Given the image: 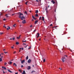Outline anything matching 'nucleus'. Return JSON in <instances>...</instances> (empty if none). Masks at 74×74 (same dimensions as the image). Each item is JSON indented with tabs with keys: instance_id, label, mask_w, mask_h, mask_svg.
I'll return each instance as SVG.
<instances>
[{
	"instance_id": "obj_21",
	"label": "nucleus",
	"mask_w": 74,
	"mask_h": 74,
	"mask_svg": "<svg viewBox=\"0 0 74 74\" xmlns=\"http://www.w3.org/2000/svg\"><path fill=\"white\" fill-rule=\"evenodd\" d=\"M8 14H6L5 15V16H6V17H7V18H8V16L7 15H8Z\"/></svg>"
},
{
	"instance_id": "obj_44",
	"label": "nucleus",
	"mask_w": 74,
	"mask_h": 74,
	"mask_svg": "<svg viewBox=\"0 0 74 74\" xmlns=\"http://www.w3.org/2000/svg\"><path fill=\"white\" fill-rule=\"evenodd\" d=\"M21 67H23V65H22L21 66Z\"/></svg>"
},
{
	"instance_id": "obj_19",
	"label": "nucleus",
	"mask_w": 74,
	"mask_h": 74,
	"mask_svg": "<svg viewBox=\"0 0 74 74\" xmlns=\"http://www.w3.org/2000/svg\"><path fill=\"white\" fill-rule=\"evenodd\" d=\"M19 42H16V45H18V44H19Z\"/></svg>"
},
{
	"instance_id": "obj_48",
	"label": "nucleus",
	"mask_w": 74,
	"mask_h": 74,
	"mask_svg": "<svg viewBox=\"0 0 74 74\" xmlns=\"http://www.w3.org/2000/svg\"><path fill=\"white\" fill-rule=\"evenodd\" d=\"M1 54V55H4V53H2Z\"/></svg>"
},
{
	"instance_id": "obj_58",
	"label": "nucleus",
	"mask_w": 74,
	"mask_h": 74,
	"mask_svg": "<svg viewBox=\"0 0 74 74\" xmlns=\"http://www.w3.org/2000/svg\"><path fill=\"white\" fill-rule=\"evenodd\" d=\"M1 54H0V57H1Z\"/></svg>"
},
{
	"instance_id": "obj_4",
	"label": "nucleus",
	"mask_w": 74,
	"mask_h": 74,
	"mask_svg": "<svg viewBox=\"0 0 74 74\" xmlns=\"http://www.w3.org/2000/svg\"><path fill=\"white\" fill-rule=\"evenodd\" d=\"M30 69H31V67L30 66H28L27 68V70H30Z\"/></svg>"
},
{
	"instance_id": "obj_5",
	"label": "nucleus",
	"mask_w": 74,
	"mask_h": 74,
	"mask_svg": "<svg viewBox=\"0 0 74 74\" xmlns=\"http://www.w3.org/2000/svg\"><path fill=\"white\" fill-rule=\"evenodd\" d=\"M2 69H3L4 70H6V67H5L4 66H3L2 67Z\"/></svg>"
},
{
	"instance_id": "obj_39",
	"label": "nucleus",
	"mask_w": 74,
	"mask_h": 74,
	"mask_svg": "<svg viewBox=\"0 0 74 74\" xmlns=\"http://www.w3.org/2000/svg\"><path fill=\"white\" fill-rule=\"evenodd\" d=\"M16 53V51H14V52L13 53L14 54H15Z\"/></svg>"
},
{
	"instance_id": "obj_29",
	"label": "nucleus",
	"mask_w": 74,
	"mask_h": 74,
	"mask_svg": "<svg viewBox=\"0 0 74 74\" xmlns=\"http://www.w3.org/2000/svg\"><path fill=\"white\" fill-rule=\"evenodd\" d=\"M43 62H45V59H44L43 61Z\"/></svg>"
},
{
	"instance_id": "obj_32",
	"label": "nucleus",
	"mask_w": 74,
	"mask_h": 74,
	"mask_svg": "<svg viewBox=\"0 0 74 74\" xmlns=\"http://www.w3.org/2000/svg\"><path fill=\"white\" fill-rule=\"evenodd\" d=\"M26 42V40H25V41L23 40V42Z\"/></svg>"
},
{
	"instance_id": "obj_36",
	"label": "nucleus",
	"mask_w": 74,
	"mask_h": 74,
	"mask_svg": "<svg viewBox=\"0 0 74 74\" xmlns=\"http://www.w3.org/2000/svg\"><path fill=\"white\" fill-rule=\"evenodd\" d=\"M3 21H6V19L4 18L3 19Z\"/></svg>"
},
{
	"instance_id": "obj_57",
	"label": "nucleus",
	"mask_w": 74,
	"mask_h": 74,
	"mask_svg": "<svg viewBox=\"0 0 74 74\" xmlns=\"http://www.w3.org/2000/svg\"><path fill=\"white\" fill-rule=\"evenodd\" d=\"M11 48H14V47H12Z\"/></svg>"
},
{
	"instance_id": "obj_22",
	"label": "nucleus",
	"mask_w": 74,
	"mask_h": 74,
	"mask_svg": "<svg viewBox=\"0 0 74 74\" xmlns=\"http://www.w3.org/2000/svg\"><path fill=\"white\" fill-rule=\"evenodd\" d=\"M7 62H5L4 63L5 66H6V65H7Z\"/></svg>"
},
{
	"instance_id": "obj_59",
	"label": "nucleus",
	"mask_w": 74,
	"mask_h": 74,
	"mask_svg": "<svg viewBox=\"0 0 74 74\" xmlns=\"http://www.w3.org/2000/svg\"><path fill=\"white\" fill-rule=\"evenodd\" d=\"M47 7L48 8H49V5Z\"/></svg>"
},
{
	"instance_id": "obj_47",
	"label": "nucleus",
	"mask_w": 74,
	"mask_h": 74,
	"mask_svg": "<svg viewBox=\"0 0 74 74\" xmlns=\"http://www.w3.org/2000/svg\"><path fill=\"white\" fill-rule=\"evenodd\" d=\"M1 58L2 59V58H3V56H1Z\"/></svg>"
},
{
	"instance_id": "obj_43",
	"label": "nucleus",
	"mask_w": 74,
	"mask_h": 74,
	"mask_svg": "<svg viewBox=\"0 0 74 74\" xmlns=\"http://www.w3.org/2000/svg\"><path fill=\"white\" fill-rule=\"evenodd\" d=\"M52 26V24H51L50 25V26Z\"/></svg>"
},
{
	"instance_id": "obj_64",
	"label": "nucleus",
	"mask_w": 74,
	"mask_h": 74,
	"mask_svg": "<svg viewBox=\"0 0 74 74\" xmlns=\"http://www.w3.org/2000/svg\"><path fill=\"white\" fill-rule=\"evenodd\" d=\"M19 52H21V50H19Z\"/></svg>"
},
{
	"instance_id": "obj_53",
	"label": "nucleus",
	"mask_w": 74,
	"mask_h": 74,
	"mask_svg": "<svg viewBox=\"0 0 74 74\" xmlns=\"http://www.w3.org/2000/svg\"><path fill=\"white\" fill-rule=\"evenodd\" d=\"M3 73H4V74H5V72H4V71H3Z\"/></svg>"
},
{
	"instance_id": "obj_13",
	"label": "nucleus",
	"mask_w": 74,
	"mask_h": 74,
	"mask_svg": "<svg viewBox=\"0 0 74 74\" xmlns=\"http://www.w3.org/2000/svg\"><path fill=\"white\" fill-rule=\"evenodd\" d=\"M8 27V28H7V30H9V29H10V27Z\"/></svg>"
},
{
	"instance_id": "obj_17",
	"label": "nucleus",
	"mask_w": 74,
	"mask_h": 74,
	"mask_svg": "<svg viewBox=\"0 0 74 74\" xmlns=\"http://www.w3.org/2000/svg\"><path fill=\"white\" fill-rule=\"evenodd\" d=\"M3 61V60H2V58H0V62H2Z\"/></svg>"
},
{
	"instance_id": "obj_49",
	"label": "nucleus",
	"mask_w": 74,
	"mask_h": 74,
	"mask_svg": "<svg viewBox=\"0 0 74 74\" xmlns=\"http://www.w3.org/2000/svg\"><path fill=\"white\" fill-rule=\"evenodd\" d=\"M58 27V26H56L54 27Z\"/></svg>"
},
{
	"instance_id": "obj_34",
	"label": "nucleus",
	"mask_w": 74,
	"mask_h": 74,
	"mask_svg": "<svg viewBox=\"0 0 74 74\" xmlns=\"http://www.w3.org/2000/svg\"><path fill=\"white\" fill-rule=\"evenodd\" d=\"M41 17L40 16L39 18V20H41Z\"/></svg>"
},
{
	"instance_id": "obj_63",
	"label": "nucleus",
	"mask_w": 74,
	"mask_h": 74,
	"mask_svg": "<svg viewBox=\"0 0 74 74\" xmlns=\"http://www.w3.org/2000/svg\"><path fill=\"white\" fill-rule=\"evenodd\" d=\"M30 47L29 48H28V49H30Z\"/></svg>"
},
{
	"instance_id": "obj_9",
	"label": "nucleus",
	"mask_w": 74,
	"mask_h": 74,
	"mask_svg": "<svg viewBox=\"0 0 74 74\" xmlns=\"http://www.w3.org/2000/svg\"><path fill=\"white\" fill-rule=\"evenodd\" d=\"M51 1V2L53 3V4H55V1H53V0Z\"/></svg>"
},
{
	"instance_id": "obj_37",
	"label": "nucleus",
	"mask_w": 74,
	"mask_h": 74,
	"mask_svg": "<svg viewBox=\"0 0 74 74\" xmlns=\"http://www.w3.org/2000/svg\"><path fill=\"white\" fill-rule=\"evenodd\" d=\"M4 53H5L6 54V53H8V52H5L4 51Z\"/></svg>"
},
{
	"instance_id": "obj_15",
	"label": "nucleus",
	"mask_w": 74,
	"mask_h": 74,
	"mask_svg": "<svg viewBox=\"0 0 74 74\" xmlns=\"http://www.w3.org/2000/svg\"><path fill=\"white\" fill-rule=\"evenodd\" d=\"M37 22H38V20L36 21H35V25H36V23H37Z\"/></svg>"
},
{
	"instance_id": "obj_50",
	"label": "nucleus",
	"mask_w": 74,
	"mask_h": 74,
	"mask_svg": "<svg viewBox=\"0 0 74 74\" xmlns=\"http://www.w3.org/2000/svg\"><path fill=\"white\" fill-rule=\"evenodd\" d=\"M15 15V14H12V15L13 16V15Z\"/></svg>"
},
{
	"instance_id": "obj_40",
	"label": "nucleus",
	"mask_w": 74,
	"mask_h": 74,
	"mask_svg": "<svg viewBox=\"0 0 74 74\" xmlns=\"http://www.w3.org/2000/svg\"><path fill=\"white\" fill-rule=\"evenodd\" d=\"M18 71H20V72H21V70L20 69H19Z\"/></svg>"
},
{
	"instance_id": "obj_38",
	"label": "nucleus",
	"mask_w": 74,
	"mask_h": 74,
	"mask_svg": "<svg viewBox=\"0 0 74 74\" xmlns=\"http://www.w3.org/2000/svg\"><path fill=\"white\" fill-rule=\"evenodd\" d=\"M16 39H19V37H16Z\"/></svg>"
},
{
	"instance_id": "obj_14",
	"label": "nucleus",
	"mask_w": 74,
	"mask_h": 74,
	"mask_svg": "<svg viewBox=\"0 0 74 74\" xmlns=\"http://www.w3.org/2000/svg\"><path fill=\"white\" fill-rule=\"evenodd\" d=\"M13 66H15L16 67V66H17L16 64L15 63H14Z\"/></svg>"
},
{
	"instance_id": "obj_31",
	"label": "nucleus",
	"mask_w": 74,
	"mask_h": 74,
	"mask_svg": "<svg viewBox=\"0 0 74 74\" xmlns=\"http://www.w3.org/2000/svg\"><path fill=\"white\" fill-rule=\"evenodd\" d=\"M15 25H16V24H15L14 25H13V27H15Z\"/></svg>"
},
{
	"instance_id": "obj_1",
	"label": "nucleus",
	"mask_w": 74,
	"mask_h": 74,
	"mask_svg": "<svg viewBox=\"0 0 74 74\" xmlns=\"http://www.w3.org/2000/svg\"><path fill=\"white\" fill-rule=\"evenodd\" d=\"M18 14H19L18 18H21V20H23V19H25V17L23 16V14L22 13H21L20 12L18 13Z\"/></svg>"
},
{
	"instance_id": "obj_27",
	"label": "nucleus",
	"mask_w": 74,
	"mask_h": 74,
	"mask_svg": "<svg viewBox=\"0 0 74 74\" xmlns=\"http://www.w3.org/2000/svg\"><path fill=\"white\" fill-rule=\"evenodd\" d=\"M3 34V33L1 32H0V34Z\"/></svg>"
},
{
	"instance_id": "obj_3",
	"label": "nucleus",
	"mask_w": 74,
	"mask_h": 74,
	"mask_svg": "<svg viewBox=\"0 0 74 74\" xmlns=\"http://www.w3.org/2000/svg\"><path fill=\"white\" fill-rule=\"evenodd\" d=\"M31 62H32V60L30 59H29L27 61V62L28 63H31Z\"/></svg>"
},
{
	"instance_id": "obj_42",
	"label": "nucleus",
	"mask_w": 74,
	"mask_h": 74,
	"mask_svg": "<svg viewBox=\"0 0 74 74\" xmlns=\"http://www.w3.org/2000/svg\"><path fill=\"white\" fill-rule=\"evenodd\" d=\"M36 31V29H35V30H34V32H35Z\"/></svg>"
},
{
	"instance_id": "obj_56",
	"label": "nucleus",
	"mask_w": 74,
	"mask_h": 74,
	"mask_svg": "<svg viewBox=\"0 0 74 74\" xmlns=\"http://www.w3.org/2000/svg\"><path fill=\"white\" fill-rule=\"evenodd\" d=\"M27 45L26 46H25V48H26V47H27Z\"/></svg>"
},
{
	"instance_id": "obj_20",
	"label": "nucleus",
	"mask_w": 74,
	"mask_h": 74,
	"mask_svg": "<svg viewBox=\"0 0 74 74\" xmlns=\"http://www.w3.org/2000/svg\"><path fill=\"white\" fill-rule=\"evenodd\" d=\"M28 58H29V57H28V56H27L26 58V60H27V59H28Z\"/></svg>"
},
{
	"instance_id": "obj_16",
	"label": "nucleus",
	"mask_w": 74,
	"mask_h": 74,
	"mask_svg": "<svg viewBox=\"0 0 74 74\" xmlns=\"http://www.w3.org/2000/svg\"><path fill=\"white\" fill-rule=\"evenodd\" d=\"M26 74V73H25V71H23L22 74Z\"/></svg>"
},
{
	"instance_id": "obj_54",
	"label": "nucleus",
	"mask_w": 74,
	"mask_h": 74,
	"mask_svg": "<svg viewBox=\"0 0 74 74\" xmlns=\"http://www.w3.org/2000/svg\"><path fill=\"white\" fill-rule=\"evenodd\" d=\"M21 49L22 50H23V48H22Z\"/></svg>"
},
{
	"instance_id": "obj_24",
	"label": "nucleus",
	"mask_w": 74,
	"mask_h": 74,
	"mask_svg": "<svg viewBox=\"0 0 74 74\" xmlns=\"http://www.w3.org/2000/svg\"><path fill=\"white\" fill-rule=\"evenodd\" d=\"M36 16V17L37 16H38V14H36L35 15Z\"/></svg>"
},
{
	"instance_id": "obj_46",
	"label": "nucleus",
	"mask_w": 74,
	"mask_h": 74,
	"mask_svg": "<svg viewBox=\"0 0 74 74\" xmlns=\"http://www.w3.org/2000/svg\"><path fill=\"white\" fill-rule=\"evenodd\" d=\"M32 26H32V25H31L30 26V27H32Z\"/></svg>"
},
{
	"instance_id": "obj_25",
	"label": "nucleus",
	"mask_w": 74,
	"mask_h": 74,
	"mask_svg": "<svg viewBox=\"0 0 74 74\" xmlns=\"http://www.w3.org/2000/svg\"><path fill=\"white\" fill-rule=\"evenodd\" d=\"M35 73V71H32L31 73Z\"/></svg>"
},
{
	"instance_id": "obj_10",
	"label": "nucleus",
	"mask_w": 74,
	"mask_h": 74,
	"mask_svg": "<svg viewBox=\"0 0 74 74\" xmlns=\"http://www.w3.org/2000/svg\"><path fill=\"white\" fill-rule=\"evenodd\" d=\"M37 36H37V38H38L39 36H40V34L39 33H37Z\"/></svg>"
},
{
	"instance_id": "obj_18",
	"label": "nucleus",
	"mask_w": 74,
	"mask_h": 74,
	"mask_svg": "<svg viewBox=\"0 0 74 74\" xmlns=\"http://www.w3.org/2000/svg\"><path fill=\"white\" fill-rule=\"evenodd\" d=\"M35 13H36V14H37V13H38V10H36L35 12Z\"/></svg>"
},
{
	"instance_id": "obj_2",
	"label": "nucleus",
	"mask_w": 74,
	"mask_h": 74,
	"mask_svg": "<svg viewBox=\"0 0 74 74\" xmlns=\"http://www.w3.org/2000/svg\"><path fill=\"white\" fill-rule=\"evenodd\" d=\"M61 59L63 62H64V60L65 59V57H62Z\"/></svg>"
},
{
	"instance_id": "obj_35",
	"label": "nucleus",
	"mask_w": 74,
	"mask_h": 74,
	"mask_svg": "<svg viewBox=\"0 0 74 74\" xmlns=\"http://www.w3.org/2000/svg\"><path fill=\"white\" fill-rule=\"evenodd\" d=\"M32 16V18L33 19L34 18H35V17H34V16Z\"/></svg>"
},
{
	"instance_id": "obj_8",
	"label": "nucleus",
	"mask_w": 74,
	"mask_h": 74,
	"mask_svg": "<svg viewBox=\"0 0 74 74\" xmlns=\"http://www.w3.org/2000/svg\"><path fill=\"white\" fill-rule=\"evenodd\" d=\"M24 62H25V60H23L21 61V63H22V64H23V63Z\"/></svg>"
},
{
	"instance_id": "obj_51",
	"label": "nucleus",
	"mask_w": 74,
	"mask_h": 74,
	"mask_svg": "<svg viewBox=\"0 0 74 74\" xmlns=\"http://www.w3.org/2000/svg\"><path fill=\"white\" fill-rule=\"evenodd\" d=\"M23 45H26V44L25 43H23Z\"/></svg>"
},
{
	"instance_id": "obj_6",
	"label": "nucleus",
	"mask_w": 74,
	"mask_h": 74,
	"mask_svg": "<svg viewBox=\"0 0 74 74\" xmlns=\"http://www.w3.org/2000/svg\"><path fill=\"white\" fill-rule=\"evenodd\" d=\"M22 23H26V20H23L22 21Z\"/></svg>"
},
{
	"instance_id": "obj_30",
	"label": "nucleus",
	"mask_w": 74,
	"mask_h": 74,
	"mask_svg": "<svg viewBox=\"0 0 74 74\" xmlns=\"http://www.w3.org/2000/svg\"><path fill=\"white\" fill-rule=\"evenodd\" d=\"M45 10H46V11L48 10H47V7H46Z\"/></svg>"
},
{
	"instance_id": "obj_60",
	"label": "nucleus",
	"mask_w": 74,
	"mask_h": 74,
	"mask_svg": "<svg viewBox=\"0 0 74 74\" xmlns=\"http://www.w3.org/2000/svg\"><path fill=\"white\" fill-rule=\"evenodd\" d=\"M39 41H40V40H41V39L40 38L39 39Z\"/></svg>"
},
{
	"instance_id": "obj_11",
	"label": "nucleus",
	"mask_w": 74,
	"mask_h": 74,
	"mask_svg": "<svg viewBox=\"0 0 74 74\" xmlns=\"http://www.w3.org/2000/svg\"><path fill=\"white\" fill-rule=\"evenodd\" d=\"M42 19H41V20H42L43 21H44V16H42Z\"/></svg>"
},
{
	"instance_id": "obj_62",
	"label": "nucleus",
	"mask_w": 74,
	"mask_h": 74,
	"mask_svg": "<svg viewBox=\"0 0 74 74\" xmlns=\"http://www.w3.org/2000/svg\"><path fill=\"white\" fill-rule=\"evenodd\" d=\"M3 51H5V49H3Z\"/></svg>"
},
{
	"instance_id": "obj_52",
	"label": "nucleus",
	"mask_w": 74,
	"mask_h": 74,
	"mask_svg": "<svg viewBox=\"0 0 74 74\" xmlns=\"http://www.w3.org/2000/svg\"><path fill=\"white\" fill-rule=\"evenodd\" d=\"M18 74V73L17 72L16 73H15V74Z\"/></svg>"
},
{
	"instance_id": "obj_55",
	"label": "nucleus",
	"mask_w": 74,
	"mask_h": 74,
	"mask_svg": "<svg viewBox=\"0 0 74 74\" xmlns=\"http://www.w3.org/2000/svg\"><path fill=\"white\" fill-rule=\"evenodd\" d=\"M34 19L35 20H36V18H34Z\"/></svg>"
},
{
	"instance_id": "obj_61",
	"label": "nucleus",
	"mask_w": 74,
	"mask_h": 74,
	"mask_svg": "<svg viewBox=\"0 0 74 74\" xmlns=\"http://www.w3.org/2000/svg\"><path fill=\"white\" fill-rule=\"evenodd\" d=\"M55 12H56V9H55Z\"/></svg>"
},
{
	"instance_id": "obj_12",
	"label": "nucleus",
	"mask_w": 74,
	"mask_h": 74,
	"mask_svg": "<svg viewBox=\"0 0 74 74\" xmlns=\"http://www.w3.org/2000/svg\"><path fill=\"white\" fill-rule=\"evenodd\" d=\"M12 63V62H8V64H11Z\"/></svg>"
},
{
	"instance_id": "obj_26",
	"label": "nucleus",
	"mask_w": 74,
	"mask_h": 74,
	"mask_svg": "<svg viewBox=\"0 0 74 74\" xmlns=\"http://www.w3.org/2000/svg\"><path fill=\"white\" fill-rule=\"evenodd\" d=\"M28 3V1H27L26 3H25V4L26 5H27V4Z\"/></svg>"
},
{
	"instance_id": "obj_41",
	"label": "nucleus",
	"mask_w": 74,
	"mask_h": 74,
	"mask_svg": "<svg viewBox=\"0 0 74 74\" xmlns=\"http://www.w3.org/2000/svg\"><path fill=\"white\" fill-rule=\"evenodd\" d=\"M3 27H5V29H6V27L5 26H3Z\"/></svg>"
},
{
	"instance_id": "obj_28",
	"label": "nucleus",
	"mask_w": 74,
	"mask_h": 74,
	"mask_svg": "<svg viewBox=\"0 0 74 74\" xmlns=\"http://www.w3.org/2000/svg\"><path fill=\"white\" fill-rule=\"evenodd\" d=\"M12 39L13 40H15V38L13 37L12 38Z\"/></svg>"
},
{
	"instance_id": "obj_45",
	"label": "nucleus",
	"mask_w": 74,
	"mask_h": 74,
	"mask_svg": "<svg viewBox=\"0 0 74 74\" xmlns=\"http://www.w3.org/2000/svg\"><path fill=\"white\" fill-rule=\"evenodd\" d=\"M46 12H47V13H48V10H46Z\"/></svg>"
},
{
	"instance_id": "obj_7",
	"label": "nucleus",
	"mask_w": 74,
	"mask_h": 74,
	"mask_svg": "<svg viewBox=\"0 0 74 74\" xmlns=\"http://www.w3.org/2000/svg\"><path fill=\"white\" fill-rule=\"evenodd\" d=\"M7 70H8V71L10 72V73H12V72L11 71L10 69H7Z\"/></svg>"
},
{
	"instance_id": "obj_33",
	"label": "nucleus",
	"mask_w": 74,
	"mask_h": 74,
	"mask_svg": "<svg viewBox=\"0 0 74 74\" xmlns=\"http://www.w3.org/2000/svg\"><path fill=\"white\" fill-rule=\"evenodd\" d=\"M21 35H20L19 36V38H19H19H20V37H21Z\"/></svg>"
},
{
	"instance_id": "obj_23",
	"label": "nucleus",
	"mask_w": 74,
	"mask_h": 74,
	"mask_svg": "<svg viewBox=\"0 0 74 74\" xmlns=\"http://www.w3.org/2000/svg\"><path fill=\"white\" fill-rule=\"evenodd\" d=\"M24 13H25V14H26L27 15L28 14L27 13V12L26 11H25L24 12Z\"/></svg>"
}]
</instances>
